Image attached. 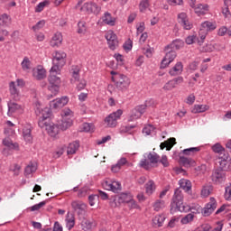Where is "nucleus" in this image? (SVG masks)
<instances>
[{"instance_id":"obj_1","label":"nucleus","mask_w":231,"mask_h":231,"mask_svg":"<svg viewBox=\"0 0 231 231\" xmlns=\"http://www.w3.org/2000/svg\"><path fill=\"white\" fill-rule=\"evenodd\" d=\"M66 57L67 54L64 51H56V54L53 57L52 60V68L50 70V76L48 78L49 80V86L48 89L49 91H51L52 94L55 96L59 91H60V78L57 77L55 73H59L60 71V68L64 67L66 65Z\"/></svg>"},{"instance_id":"obj_2","label":"nucleus","mask_w":231,"mask_h":231,"mask_svg":"<svg viewBox=\"0 0 231 231\" xmlns=\"http://www.w3.org/2000/svg\"><path fill=\"white\" fill-rule=\"evenodd\" d=\"M38 125L42 129L45 127L51 136H57L59 133V126L51 122V110L50 108L42 110L41 119L38 121Z\"/></svg>"},{"instance_id":"obj_3","label":"nucleus","mask_w":231,"mask_h":231,"mask_svg":"<svg viewBox=\"0 0 231 231\" xmlns=\"http://www.w3.org/2000/svg\"><path fill=\"white\" fill-rule=\"evenodd\" d=\"M176 210H179V212H190V206L183 205V194L180 189H175L171 199L170 212L173 214Z\"/></svg>"},{"instance_id":"obj_4","label":"nucleus","mask_w":231,"mask_h":231,"mask_svg":"<svg viewBox=\"0 0 231 231\" xmlns=\"http://www.w3.org/2000/svg\"><path fill=\"white\" fill-rule=\"evenodd\" d=\"M133 201V198L127 192H122L119 195H114L110 197V207L112 208H116L118 205H122V203H131Z\"/></svg>"},{"instance_id":"obj_5","label":"nucleus","mask_w":231,"mask_h":231,"mask_svg":"<svg viewBox=\"0 0 231 231\" xmlns=\"http://www.w3.org/2000/svg\"><path fill=\"white\" fill-rule=\"evenodd\" d=\"M116 88L119 89V91H125L129 88V84H131V81L129 80V78L124 74H117L116 75Z\"/></svg>"},{"instance_id":"obj_6","label":"nucleus","mask_w":231,"mask_h":231,"mask_svg":"<svg viewBox=\"0 0 231 231\" xmlns=\"http://www.w3.org/2000/svg\"><path fill=\"white\" fill-rule=\"evenodd\" d=\"M122 115H124V111L122 109H118L106 117L105 122L107 124L108 127H116V124H118L116 120H118Z\"/></svg>"},{"instance_id":"obj_7","label":"nucleus","mask_w":231,"mask_h":231,"mask_svg":"<svg viewBox=\"0 0 231 231\" xmlns=\"http://www.w3.org/2000/svg\"><path fill=\"white\" fill-rule=\"evenodd\" d=\"M219 167L218 169H221L224 171H231V158L230 154L228 153H224V155L219 157Z\"/></svg>"},{"instance_id":"obj_8","label":"nucleus","mask_w":231,"mask_h":231,"mask_svg":"<svg viewBox=\"0 0 231 231\" xmlns=\"http://www.w3.org/2000/svg\"><path fill=\"white\" fill-rule=\"evenodd\" d=\"M216 208H217V201H216L214 197H211L210 201L202 209V216H204V217H208Z\"/></svg>"},{"instance_id":"obj_9","label":"nucleus","mask_w":231,"mask_h":231,"mask_svg":"<svg viewBox=\"0 0 231 231\" xmlns=\"http://www.w3.org/2000/svg\"><path fill=\"white\" fill-rule=\"evenodd\" d=\"M103 188L105 189V190H111L115 194H119L122 190V184L116 180L113 181L112 183L106 180L103 183Z\"/></svg>"},{"instance_id":"obj_10","label":"nucleus","mask_w":231,"mask_h":231,"mask_svg":"<svg viewBox=\"0 0 231 231\" xmlns=\"http://www.w3.org/2000/svg\"><path fill=\"white\" fill-rule=\"evenodd\" d=\"M106 39L110 50H116V45L118 44V37L116 35L115 32L108 31L106 34Z\"/></svg>"},{"instance_id":"obj_11","label":"nucleus","mask_w":231,"mask_h":231,"mask_svg":"<svg viewBox=\"0 0 231 231\" xmlns=\"http://www.w3.org/2000/svg\"><path fill=\"white\" fill-rule=\"evenodd\" d=\"M68 102H69V98L64 96V97H61L60 98L52 100L50 103V107H51V109H60L64 107V106H66Z\"/></svg>"},{"instance_id":"obj_12","label":"nucleus","mask_w":231,"mask_h":231,"mask_svg":"<svg viewBox=\"0 0 231 231\" xmlns=\"http://www.w3.org/2000/svg\"><path fill=\"white\" fill-rule=\"evenodd\" d=\"M225 172L226 171L221 168H217L212 174V180L215 181V183H223V181L226 180V173Z\"/></svg>"},{"instance_id":"obj_13","label":"nucleus","mask_w":231,"mask_h":231,"mask_svg":"<svg viewBox=\"0 0 231 231\" xmlns=\"http://www.w3.org/2000/svg\"><path fill=\"white\" fill-rule=\"evenodd\" d=\"M176 51L172 50L169 51L161 62V69H165V68H167V66L176 59Z\"/></svg>"},{"instance_id":"obj_14","label":"nucleus","mask_w":231,"mask_h":231,"mask_svg":"<svg viewBox=\"0 0 231 231\" xmlns=\"http://www.w3.org/2000/svg\"><path fill=\"white\" fill-rule=\"evenodd\" d=\"M71 207L74 212H77L78 216H84L86 214V208H88V206L80 201H72Z\"/></svg>"},{"instance_id":"obj_15","label":"nucleus","mask_w":231,"mask_h":231,"mask_svg":"<svg viewBox=\"0 0 231 231\" xmlns=\"http://www.w3.org/2000/svg\"><path fill=\"white\" fill-rule=\"evenodd\" d=\"M183 82V77L179 76L170 81H168L164 87L163 89H165L166 91H171L172 89H174V88H176V86H180V84H181Z\"/></svg>"},{"instance_id":"obj_16","label":"nucleus","mask_w":231,"mask_h":231,"mask_svg":"<svg viewBox=\"0 0 231 231\" xmlns=\"http://www.w3.org/2000/svg\"><path fill=\"white\" fill-rule=\"evenodd\" d=\"M179 23L184 28V30H192V23L189 22V17H187V14L180 13L178 15Z\"/></svg>"},{"instance_id":"obj_17","label":"nucleus","mask_w":231,"mask_h":231,"mask_svg":"<svg viewBox=\"0 0 231 231\" xmlns=\"http://www.w3.org/2000/svg\"><path fill=\"white\" fill-rule=\"evenodd\" d=\"M83 8H85L88 14H95V15H98L101 10L100 6L93 2L84 4Z\"/></svg>"},{"instance_id":"obj_18","label":"nucleus","mask_w":231,"mask_h":231,"mask_svg":"<svg viewBox=\"0 0 231 231\" xmlns=\"http://www.w3.org/2000/svg\"><path fill=\"white\" fill-rule=\"evenodd\" d=\"M179 163L182 167H186V169H189L190 167H196V161L192 160L191 158H187L185 156H180Z\"/></svg>"},{"instance_id":"obj_19","label":"nucleus","mask_w":231,"mask_h":231,"mask_svg":"<svg viewBox=\"0 0 231 231\" xmlns=\"http://www.w3.org/2000/svg\"><path fill=\"white\" fill-rule=\"evenodd\" d=\"M174 145H176V138L171 137L168 140L161 143L160 149L162 151H163V149H166V151H171Z\"/></svg>"},{"instance_id":"obj_20","label":"nucleus","mask_w":231,"mask_h":231,"mask_svg":"<svg viewBox=\"0 0 231 231\" xmlns=\"http://www.w3.org/2000/svg\"><path fill=\"white\" fill-rule=\"evenodd\" d=\"M213 30H216V24L211 22H204L201 24V28L199 33L201 35V33H203L204 32H206V33H208V32H212Z\"/></svg>"},{"instance_id":"obj_21","label":"nucleus","mask_w":231,"mask_h":231,"mask_svg":"<svg viewBox=\"0 0 231 231\" xmlns=\"http://www.w3.org/2000/svg\"><path fill=\"white\" fill-rule=\"evenodd\" d=\"M185 45V42H183V40H180L177 39L175 41L172 42L171 44H169L165 47V51H167L168 50H180V48H183V46Z\"/></svg>"},{"instance_id":"obj_22","label":"nucleus","mask_w":231,"mask_h":231,"mask_svg":"<svg viewBox=\"0 0 231 231\" xmlns=\"http://www.w3.org/2000/svg\"><path fill=\"white\" fill-rule=\"evenodd\" d=\"M3 145L7 147L9 149V151H19V143H13L12 139H10V138L4 139Z\"/></svg>"},{"instance_id":"obj_23","label":"nucleus","mask_w":231,"mask_h":231,"mask_svg":"<svg viewBox=\"0 0 231 231\" xmlns=\"http://www.w3.org/2000/svg\"><path fill=\"white\" fill-rule=\"evenodd\" d=\"M57 125L59 131H66L67 129H69L71 125H73V121L71 119L68 120H61V122Z\"/></svg>"},{"instance_id":"obj_24","label":"nucleus","mask_w":231,"mask_h":231,"mask_svg":"<svg viewBox=\"0 0 231 231\" xmlns=\"http://www.w3.org/2000/svg\"><path fill=\"white\" fill-rule=\"evenodd\" d=\"M9 90H10L11 96L13 97L14 100H19V90L17 89V87L15 86V82H14V81L10 82Z\"/></svg>"},{"instance_id":"obj_25","label":"nucleus","mask_w":231,"mask_h":231,"mask_svg":"<svg viewBox=\"0 0 231 231\" xmlns=\"http://www.w3.org/2000/svg\"><path fill=\"white\" fill-rule=\"evenodd\" d=\"M79 147H80V142L74 141L73 143H70L67 148V154H75Z\"/></svg>"},{"instance_id":"obj_26","label":"nucleus","mask_w":231,"mask_h":231,"mask_svg":"<svg viewBox=\"0 0 231 231\" xmlns=\"http://www.w3.org/2000/svg\"><path fill=\"white\" fill-rule=\"evenodd\" d=\"M181 71H183V63H181V61H179L171 69H170L169 74L171 77H175V75H178V73H181Z\"/></svg>"},{"instance_id":"obj_27","label":"nucleus","mask_w":231,"mask_h":231,"mask_svg":"<svg viewBox=\"0 0 231 231\" xmlns=\"http://www.w3.org/2000/svg\"><path fill=\"white\" fill-rule=\"evenodd\" d=\"M34 77L37 80H42L46 79V69L42 66H38L36 72H34Z\"/></svg>"},{"instance_id":"obj_28","label":"nucleus","mask_w":231,"mask_h":231,"mask_svg":"<svg viewBox=\"0 0 231 231\" xmlns=\"http://www.w3.org/2000/svg\"><path fill=\"white\" fill-rule=\"evenodd\" d=\"M103 23H105V24H108V26H115V23L116 21V18H112L111 14L109 13H105V15L103 16Z\"/></svg>"},{"instance_id":"obj_29","label":"nucleus","mask_w":231,"mask_h":231,"mask_svg":"<svg viewBox=\"0 0 231 231\" xmlns=\"http://www.w3.org/2000/svg\"><path fill=\"white\" fill-rule=\"evenodd\" d=\"M7 106H8V114H11V115H13V113H15V111H19V109H21V105L13 101H9Z\"/></svg>"},{"instance_id":"obj_30","label":"nucleus","mask_w":231,"mask_h":231,"mask_svg":"<svg viewBox=\"0 0 231 231\" xmlns=\"http://www.w3.org/2000/svg\"><path fill=\"white\" fill-rule=\"evenodd\" d=\"M179 183L180 188L186 190V192H189L192 189V183L189 180L181 179Z\"/></svg>"},{"instance_id":"obj_31","label":"nucleus","mask_w":231,"mask_h":231,"mask_svg":"<svg viewBox=\"0 0 231 231\" xmlns=\"http://www.w3.org/2000/svg\"><path fill=\"white\" fill-rule=\"evenodd\" d=\"M208 106L207 105H195L191 110V113H194L195 115L198 113H205V111H208Z\"/></svg>"},{"instance_id":"obj_32","label":"nucleus","mask_w":231,"mask_h":231,"mask_svg":"<svg viewBox=\"0 0 231 231\" xmlns=\"http://www.w3.org/2000/svg\"><path fill=\"white\" fill-rule=\"evenodd\" d=\"M145 189H146V194L151 196V194H152V192H154V190H156V185H154V180H149L145 184Z\"/></svg>"},{"instance_id":"obj_33","label":"nucleus","mask_w":231,"mask_h":231,"mask_svg":"<svg viewBox=\"0 0 231 231\" xmlns=\"http://www.w3.org/2000/svg\"><path fill=\"white\" fill-rule=\"evenodd\" d=\"M81 131L83 133H94L95 132V125L91 123H84L82 125Z\"/></svg>"},{"instance_id":"obj_34","label":"nucleus","mask_w":231,"mask_h":231,"mask_svg":"<svg viewBox=\"0 0 231 231\" xmlns=\"http://www.w3.org/2000/svg\"><path fill=\"white\" fill-rule=\"evenodd\" d=\"M148 160L150 161V163H159L160 162V156L156 152H150L147 156Z\"/></svg>"},{"instance_id":"obj_35","label":"nucleus","mask_w":231,"mask_h":231,"mask_svg":"<svg viewBox=\"0 0 231 231\" xmlns=\"http://www.w3.org/2000/svg\"><path fill=\"white\" fill-rule=\"evenodd\" d=\"M212 151L214 152H217L218 154H220V156H224L226 154V151L225 148L221 146V144L219 143H216L213 147H212Z\"/></svg>"},{"instance_id":"obj_36","label":"nucleus","mask_w":231,"mask_h":231,"mask_svg":"<svg viewBox=\"0 0 231 231\" xmlns=\"http://www.w3.org/2000/svg\"><path fill=\"white\" fill-rule=\"evenodd\" d=\"M199 151H201L199 147H191V148L184 149L182 152L186 156H190V154H196V152H199Z\"/></svg>"},{"instance_id":"obj_37","label":"nucleus","mask_w":231,"mask_h":231,"mask_svg":"<svg viewBox=\"0 0 231 231\" xmlns=\"http://www.w3.org/2000/svg\"><path fill=\"white\" fill-rule=\"evenodd\" d=\"M212 190H214V187L212 186H206L201 190V196L204 198H208L210 194L212 193Z\"/></svg>"},{"instance_id":"obj_38","label":"nucleus","mask_w":231,"mask_h":231,"mask_svg":"<svg viewBox=\"0 0 231 231\" xmlns=\"http://www.w3.org/2000/svg\"><path fill=\"white\" fill-rule=\"evenodd\" d=\"M81 226H82V230H85V231L91 230V227L93 226V223H91V221L84 218L81 221Z\"/></svg>"},{"instance_id":"obj_39","label":"nucleus","mask_w":231,"mask_h":231,"mask_svg":"<svg viewBox=\"0 0 231 231\" xmlns=\"http://www.w3.org/2000/svg\"><path fill=\"white\" fill-rule=\"evenodd\" d=\"M163 221H165V217L163 216H156L153 219H152V223L153 225H158V226H162L163 225Z\"/></svg>"},{"instance_id":"obj_40","label":"nucleus","mask_w":231,"mask_h":231,"mask_svg":"<svg viewBox=\"0 0 231 231\" xmlns=\"http://www.w3.org/2000/svg\"><path fill=\"white\" fill-rule=\"evenodd\" d=\"M48 5H50V1L48 0H44L43 2L40 3L36 7H35V12L37 14L42 12V10H44L45 6H48Z\"/></svg>"},{"instance_id":"obj_41","label":"nucleus","mask_w":231,"mask_h":231,"mask_svg":"<svg viewBox=\"0 0 231 231\" xmlns=\"http://www.w3.org/2000/svg\"><path fill=\"white\" fill-rule=\"evenodd\" d=\"M193 220H194V214L189 213L181 218L180 223L182 225H187L188 223H190V221H193Z\"/></svg>"},{"instance_id":"obj_42","label":"nucleus","mask_w":231,"mask_h":231,"mask_svg":"<svg viewBox=\"0 0 231 231\" xmlns=\"http://www.w3.org/2000/svg\"><path fill=\"white\" fill-rule=\"evenodd\" d=\"M35 171H37L36 165H33V164L28 165L24 170V175L30 176V174H32V172H35Z\"/></svg>"},{"instance_id":"obj_43","label":"nucleus","mask_w":231,"mask_h":231,"mask_svg":"<svg viewBox=\"0 0 231 231\" xmlns=\"http://www.w3.org/2000/svg\"><path fill=\"white\" fill-rule=\"evenodd\" d=\"M32 61H30V59L28 57H24L23 60L22 61V69H23V71H26V69H30Z\"/></svg>"},{"instance_id":"obj_44","label":"nucleus","mask_w":231,"mask_h":231,"mask_svg":"<svg viewBox=\"0 0 231 231\" xmlns=\"http://www.w3.org/2000/svg\"><path fill=\"white\" fill-rule=\"evenodd\" d=\"M165 207V201L164 200H156V202L153 204V208L155 212L160 211V208H163Z\"/></svg>"},{"instance_id":"obj_45","label":"nucleus","mask_w":231,"mask_h":231,"mask_svg":"<svg viewBox=\"0 0 231 231\" xmlns=\"http://www.w3.org/2000/svg\"><path fill=\"white\" fill-rule=\"evenodd\" d=\"M23 138L25 142H32V130L31 129H24L23 130Z\"/></svg>"},{"instance_id":"obj_46","label":"nucleus","mask_w":231,"mask_h":231,"mask_svg":"<svg viewBox=\"0 0 231 231\" xmlns=\"http://www.w3.org/2000/svg\"><path fill=\"white\" fill-rule=\"evenodd\" d=\"M141 114L136 110V108H134V110H132V114L128 119V122H133V120H137V118H140Z\"/></svg>"},{"instance_id":"obj_47","label":"nucleus","mask_w":231,"mask_h":231,"mask_svg":"<svg viewBox=\"0 0 231 231\" xmlns=\"http://www.w3.org/2000/svg\"><path fill=\"white\" fill-rule=\"evenodd\" d=\"M8 21H10L8 14H4L0 15V26H6Z\"/></svg>"},{"instance_id":"obj_48","label":"nucleus","mask_w":231,"mask_h":231,"mask_svg":"<svg viewBox=\"0 0 231 231\" xmlns=\"http://www.w3.org/2000/svg\"><path fill=\"white\" fill-rule=\"evenodd\" d=\"M225 194H224V198L226 199V201H230L231 200V184H229V186L226 187L225 189Z\"/></svg>"},{"instance_id":"obj_49","label":"nucleus","mask_w":231,"mask_h":231,"mask_svg":"<svg viewBox=\"0 0 231 231\" xmlns=\"http://www.w3.org/2000/svg\"><path fill=\"white\" fill-rule=\"evenodd\" d=\"M123 48L125 51H131V50H133V41L128 39V41L124 43Z\"/></svg>"},{"instance_id":"obj_50","label":"nucleus","mask_w":231,"mask_h":231,"mask_svg":"<svg viewBox=\"0 0 231 231\" xmlns=\"http://www.w3.org/2000/svg\"><path fill=\"white\" fill-rule=\"evenodd\" d=\"M46 205V201H42L39 204H35L31 207V212H35V210H41L42 207Z\"/></svg>"},{"instance_id":"obj_51","label":"nucleus","mask_w":231,"mask_h":231,"mask_svg":"<svg viewBox=\"0 0 231 231\" xmlns=\"http://www.w3.org/2000/svg\"><path fill=\"white\" fill-rule=\"evenodd\" d=\"M73 226H75V217L73 215H71V217L67 219V228L69 230H71V228H73Z\"/></svg>"},{"instance_id":"obj_52","label":"nucleus","mask_w":231,"mask_h":231,"mask_svg":"<svg viewBox=\"0 0 231 231\" xmlns=\"http://www.w3.org/2000/svg\"><path fill=\"white\" fill-rule=\"evenodd\" d=\"M196 14H203V10H208V5L199 4L197 7H195Z\"/></svg>"},{"instance_id":"obj_53","label":"nucleus","mask_w":231,"mask_h":231,"mask_svg":"<svg viewBox=\"0 0 231 231\" xmlns=\"http://www.w3.org/2000/svg\"><path fill=\"white\" fill-rule=\"evenodd\" d=\"M44 24H46V21L41 20L34 26H32V30L36 32V30H41V28H44Z\"/></svg>"},{"instance_id":"obj_54","label":"nucleus","mask_w":231,"mask_h":231,"mask_svg":"<svg viewBox=\"0 0 231 231\" xmlns=\"http://www.w3.org/2000/svg\"><path fill=\"white\" fill-rule=\"evenodd\" d=\"M78 33H86V23L85 22H79L78 23Z\"/></svg>"},{"instance_id":"obj_55","label":"nucleus","mask_w":231,"mask_h":231,"mask_svg":"<svg viewBox=\"0 0 231 231\" xmlns=\"http://www.w3.org/2000/svg\"><path fill=\"white\" fill-rule=\"evenodd\" d=\"M159 163H162L163 167H169V159L167 158V155H162L161 159H159Z\"/></svg>"},{"instance_id":"obj_56","label":"nucleus","mask_w":231,"mask_h":231,"mask_svg":"<svg viewBox=\"0 0 231 231\" xmlns=\"http://www.w3.org/2000/svg\"><path fill=\"white\" fill-rule=\"evenodd\" d=\"M139 6H140L141 12H143V10H147V8H149V0L141 1Z\"/></svg>"},{"instance_id":"obj_57","label":"nucleus","mask_w":231,"mask_h":231,"mask_svg":"<svg viewBox=\"0 0 231 231\" xmlns=\"http://www.w3.org/2000/svg\"><path fill=\"white\" fill-rule=\"evenodd\" d=\"M116 60L119 63V66H124V56L120 53L114 55Z\"/></svg>"},{"instance_id":"obj_58","label":"nucleus","mask_w":231,"mask_h":231,"mask_svg":"<svg viewBox=\"0 0 231 231\" xmlns=\"http://www.w3.org/2000/svg\"><path fill=\"white\" fill-rule=\"evenodd\" d=\"M196 40H198V37L195 35L188 36L185 40L186 44H194L196 42Z\"/></svg>"},{"instance_id":"obj_59","label":"nucleus","mask_w":231,"mask_h":231,"mask_svg":"<svg viewBox=\"0 0 231 231\" xmlns=\"http://www.w3.org/2000/svg\"><path fill=\"white\" fill-rule=\"evenodd\" d=\"M96 199H98L97 195H89L88 196V203H89L90 207H95V200Z\"/></svg>"},{"instance_id":"obj_60","label":"nucleus","mask_w":231,"mask_h":231,"mask_svg":"<svg viewBox=\"0 0 231 231\" xmlns=\"http://www.w3.org/2000/svg\"><path fill=\"white\" fill-rule=\"evenodd\" d=\"M145 109H147V105H140L135 107V110L141 114V116L145 113Z\"/></svg>"},{"instance_id":"obj_61","label":"nucleus","mask_w":231,"mask_h":231,"mask_svg":"<svg viewBox=\"0 0 231 231\" xmlns=\"http://www.w3.org/2000/svg\"><path fill=\"white\" fill-rule=\"evenodd\" d=\"M141 167L145 169V171H149L151 169V163L144 159L143 161H141Z\"/></svg>"},{"instance_id":"obj_62","label":"nucleus","mask_w":231,"mask_h":231,"mask_svg":"<svg viewBox=\"0 0 231 231\" xmlns=\"http://www.w3.org/2000/svg\"><path fill=\"white\" fill-rule=\"evenodd\" d=\"M51 41H55L57 42H62V34H60V32H57L52 37Z\"/></svg>"},{"instance_id":"obj_63","label":"nucleus","mask_w":231,"mask_h":231,"mask_svg":"<svg viewBox=\"0 0 231 231\" xmlns=\"http://www.w3.org/2000/svg\"><path fill=\"white\" fill-rule=\"evenodd\" d=\"M98 194H99V197L101 198V199H103V200L111 199V198H109V195H107V193H106L102 190H98Z\"/></svg>"},{"instance_id":"obj_64","label":"nucleus","mask_w":231,"mask_h":231,"mask_svg":"<svg viewBox=\"0 0 231 231\" xmlns=\"http://www.w3.org/2000/svg\"><path fill=\"white\" fill-rule=\"evenodd\" d=\"M52 231H62V226L60 225V223H59V221H56L54 223Z\"/></svg>"}]
</instances>
